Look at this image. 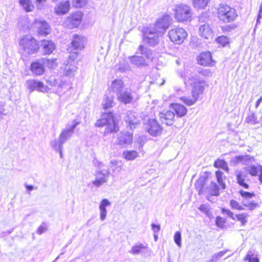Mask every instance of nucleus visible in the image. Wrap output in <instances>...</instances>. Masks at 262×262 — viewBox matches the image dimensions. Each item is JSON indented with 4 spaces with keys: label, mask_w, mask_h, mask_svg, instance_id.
<instances>
[{
    "label": "nucleus",
    "mask_w": 262,
    "mask_h": 262,
    "mask_svg": "<svg viewBox=\"0 0 262 262\" xmlns=\"http://www.w3.org/2000/svg\"><path fill=\"white\" fill-rule=\"evenodd\" d=\"M205 81L201 80L195 74H191L187 78L185 79V83L190 85L192 88V98L188 97H182L181 99L183 102L191 106L195 103L199 95L202 94L204 90Z\"/></svg>",
    "instance_id": "f257e3e1"
},
{
    "label": "nucleus",
    "mask_w": 262,
    "mask_h": 262,
    "mask_svg": "<svg viewBox=\"0 0 262 262\" xmlns=\"http://www.w3.org/2000/svg\"><path fill=\"white\" fill-rule=\"evenodd\" d=\"M95 125L98 127L105 126L103 133L104 136L109 134L117 133L119 130L118 125L115 122L112 112L103 113L101 118L96 121Z\"/></svg>",
    "instance_id": "f03ea898"
},
{
    "label": "nucleus",
    "mask_w": 262,
    "mask_h": 262,
    "mask_svg": "<svg viewBox=\"0 0 262 262\" xmlns=\"http://www.w3.org/2000/svg\"><path fill=\"white\" fill-rule=\"evenodd\" d=\"M19 45L22 53L28 55L36 53L39 49L38 41L31 35L22 37L19 41Z\"/></svg>",
    "instance_id": "7ed1b4c3"
},
{
    "label": "nucleus",
    "mask_w": 262,
    "mask_h": 262,
    "mask_svg": "<svg viewBox=\"0 0 262 262\" xmlns=\"http://www.w3.org/2000/svg\"><path fill=\"white\" fill-rule=\"evenodd\" d=\"M237 16L234 9L226 4H221L217 9V17L225 23L232 21Z\"/></svg>",
    "instance_id": "20e7f679"
},
{
    "label": "nucleus",
    "mask_w": 262,
    "mask_h": 262,
    "mask_svg": "<svg viewBox=\"0 0 262 262\" xmlns=\"http://www.w3.org/2000/svg\"><path fill=\"white\" fill-rule=\"evenodd\" d=\"M205 184L206 179L203 177L200 178L195 183V187L198 190L199 195L203 194L206 190L211 195L217 196L219 195V188L215 182H211L206 189H205Z\"/></svg>",
    "instance_id": "39448f33"
},
{
    "label": "nucleus",
    "mask_w": 262,
    "mask_h": 262,
    "mask_svg": "<svg viewBox=\"0 0 262 262\" xmlns=\"http://www.w3.org/2000/svg\"><path fill=\"white\" fill-rule=\"evenodd\" d=\"M174 17L178 21H187L191 16L190 7L186 5L180 4L175 6L174 8Z\"/></svg>",
    "instance_id": "423d86ee"
},
{
    "label": "nucleus",
    "mask_w": 262,
    "mask_h": 262,
    "mask_svg": "<svg viewBox=\"0 0 262 262\" xmlns=\"http://www.w3.org/2000/svg\"><path fill=\"white\" fill-rule=\"evenodd\" d=\"M187 36L186 31L182 28L174 27L170 29L168 32L170 40L175 44L182 43Z\"/></svg>",
    "instance_id": "0eeeda50"
},
{
    "label": "nucleus",
    "mask_w": 262,
    "mask_h": 262,
    "mask_svg": "<svg viewBox=\"0 0 262 262\" xmlns=\"http://www.w3.org/2000/svg\"><path fill=\"white\" fill-rule=\"evenodd\" d=\"M171 20V17L169 15H164L162 17L157 20L154 27L151 28L153 29L158 34L162 36L169 26Z\"/></svg>",
    "instance_id": "6e6552de"
},
{
    "label": "nucleus",
    "mask_w": 262,
    "mask_h": 262,
    "mask_svg": "<svg viewBox=\"0 0 262 262\" xmlns=\"http://www.w3.org/2000/svg\"><path fill=\"white\" fill-rule=\"evenodd\" d=\"M111 171L109 169H101L100 166L99 169L95 171V180L92 181L93 185L97 187L101 186L103 184L108 182Z\"/></svg>",
    "instance_id": "1a4fd4ad"
},
{
    "label": "nucleus",
    "mask_w": 262,
    "mask_h": 262,
    "mask_svg": "<svg viewBox=\"0 0 262 262\" xmlns=\"http://www.w3.org/2000/svg\"><path fill=\"white\" fill-rule=\"evenodd\" d=\"M161 36L150 27L145 28L143 30V40L150 46L154 47L159 42V37Z\"/></svg>",
    "instance_id": "9d476101"
},
{
    "label": "nucleus",
    "mask_w": 262,
    "mask_h": 262,
    "mask_svg": "<svg viewBox=\"0 0 262 262\" xmlns=\"http://www.w3.org/2000/svg\"><path fill=\"white\" fill-rule=\"evenodd\" d=\"M144 125L146 130L151 136H157L162 133V128L155 119H149Z\"/></svg>",
    "instance_id": "9b49d317"
},
{
    "label": "nucleus",
    "mask_w": 262,
    "mask_h": 262,
    "mask_svg": "<svg viewBox=\"0 0 262 262\" xmlns=\"http://www.w3.org/2000/svg\"><path fill=\"white\" fill-rule=\"evenodd\" d=\"M81 20L82 13L79 11L75 12L67 18L64 25L69 29L75 28L80 25Z\"/></svg>",
    "instance_id": "f8f14e48"
},
{
    "label": "nucleus",
    "mask_w": 262,
    "mask_h": 262,
    "mask_svg": "<svg viewBox=\"0 0 262 262\" xmlns=\"http://www.w3.org/2000/svg\"><path fill=\"white\" fill-rule=\"evenodd\" d=\"M30 29L37 28V32L38 35L46 36L49 34L50 32V28L48 23L44 20H35L31 27H29Z\"/></svg>",
    "instance_id": "ddd939ff"
},
{
    "label": "nucleus",
    "mask_w": 262,
    "mask_h": 262,
    "mask_svg": "<svg viewBox=\"0 0 262 262\" xmlns=\"http://www.w3.org/2000/svg\"><path fill=\"white\" fill-rule=\"evenodd\" d=\"M74 123L72 124H68L65 128L63 129L59 135V138L64 143L68 140L73 135L76 127L79 123V121L74 120Z\"/></svg>",
    "instance_id": "4468645a"
},
{
    "label": "nucleus",
    "mask_w": 262,
    "mask_h": 262,
    "mask_svg": "<svg viewBox=\"0 0 262 262\" xmlns=\"http://www.w3.org/2000/svg\"><path fill=\"white\" fill-rule=\"evenodd\" d=\"M27 88L31 92L37 91L40 92H48L49 88L47 86L44 85L43 82L35 80L34 79H30L26 81Z\"/></svg>",
    "instance_id": "2eb2a0df"
},
{
    "label": "nucleus",
    "mask_w": 262,
    "mask_h": 262,
    "mask_svg": "<svg viewBox=\"0 0 262 262\" xmlns=\"http://www.w3.org/2000/svg\"><path fill=\"white\" fill-rule=\"evenodd\" d=\"M174 114L170 111H163L159 114V117L162 123L166 125H171L174 121Z\"/></svg>",
    "instance_id": "dca6fc26"
},
{
    "label": "nucleus",
    "mask_w": 262,
    "mask_h": 262,
    "mask_svg": "<svg viewBox=\"0 0 262 262\" xmlns=\"http://www.w3.org/2000/svg\"><path fill=\"white\" fill-rule=\"evenodd\" d=\"M118 101L125 104L130 103L133 99V95L132 94L131 90L125 88L117 96Z\"/></svg>",
    "instance_id": "f3484780"
},
{
    "label": "nucleus",
    "mask_w": 262,
    "mask_h": 262,
    "mask_svg": "<svg viewBox=\"0 0 262 262\" xmlns=\"http://www.w3.org/2000/svg\"><path fill=\"white\" fill-rule=\"evenodd\" d=\"M124 120L131 129L136 128L137 125L140 124V121L137 118L135 113L131 111L126 112L124 117Z\"/></svg>",
    "instance_id": "a211bd4d"
},
{
    "label": "nucleus",
    "mask_w": 262,
    "mask_h": 262,
    "mask_svg": "<svg viewBox=\"0 0 262 262\" xmlns=\"http://www.w3.org/2000/svg\"><path fill=\"white\" fill-rule=\"evenodd\" d=\"M198 63L202 66H212L213 60L211 53L209 52H205L200 54L197 58Z\"/></svg>",
    "instance_id": "6ab92c4d"
},
{
    "label": "nucleus",
    "mask_w": 262,
    "mask_h": 262,
    "mask_svg": "<svg viewBox=\"0 0 262 262\" xmlns=\"http://www.w3.org/2000/svg\"><path fill=\"white\" fill-rule=\"evenodd\" d=\"M30 70L35 75H41L45 72V68L41 59L31 64Z\"/></svg>",
    "instance_id": "aec40b11"
},
{
    "label": "nucleus",
    "mask_w": 262,
    "mask_h": 262,
    "mask_svg": "<svg viewBox=\"0 0 262 262\" xmlns=\"http://www.w3.org/2000/svg\"><path fill=\"white\" fill-rule=\"evenodd\" d=\"M70 8V5L69 1H62L55 6L54 10L57 15H64L69 12Z\"/></svg>",
    "instance_id": "412c9836"
},
{
    "label": "nucleus",
    "mask_w": 262,
    "mask_h": 262,
    "mask_svg": "<svg viewBox=\"0 0 262 262\" xmlns=\"http://www.w3.org/2000/svg\"><path fill=\"white\" fill-rule=\"evenodd\" d=\"M246 122L248 123L255 125L256 124H262V114L260 113L255 114L253 112H250L246 118Z\"/></svg>",
    "instance_id": "4be33fe9"
},
{
    "label": "nucleus",
    "mask_w": 262,
    "mask_h": 262,
    "mask_svg": "<svg viewBox=\"0 0 262 262\" xmlns=\"http://www.w3.org/2000/svg\"><path fill=\"white\" fill-rule=\"evenodd\" d=\"M110 88L116 94L117 96L125 89L124 83L121 79H115L112 81Z\"/></svg>",
    "instance_id": "5701e85b"
},
{
    "label": "nucleus",
    "mask_w": 262,
    "mask_h": 262,
    "mask_svg": "<svg viewBox=\"0 0 262 262\" xmlns=\"http://www.w3.org/2000/svg\"><path fill=\"white\" fill-rule=\"evenodd\" d=\"M111 202L106 199H103L100 202L99 206L100 211V219L102 221L105 220L107 215L106 208L111 205Z\"/></svg>",
    "instance_id": "b1692460"
},
{
    "label": "nucleus",
    "mask_w": 262,
    "mask_h": 262,
    "mask_svg": "<svg viewBox=\"0 0 262 262\" xmlns=\"http://www.w3.org/2000/svg\"><path fill=\"white\" fill-rule=\"evenodd\" d=\"M132 141L133 135L128 132L121 133L118 138V144L122 146L131 144Z\"/></svg>",
    "instance_id": "393cba45"
},
{
    "label": "nucleus",
    "mask_w": 262,
    "mask_h": 262,
    "mask_svg": "<svg viewBox=\"0 0 262 262\" xmlns=\"http://www.w3.org/2000/svg\"><path fill=\"white\" fill-rule=\"evenodd\" d=\"M85 38L82 36L74 35L73 40L72 41V47L75 50H81L84 48Z\"/></svg>",
    "instance_id": "a878e982"
},
{
    "label": "nucleus",
    "mask_w": 262,
    "mask_h": 262,
    "mask_svg": "<svg viewBox=\"0 0 262 262\" xmlns=\"http://www.w3.org/2000/svg\"><path fill=\"white\" fill-rule=\"evenodd\" d=\"M200 33L202 37L205 39L212 38L213 32L208 24L200 25Z\"/></svg>",
    "instance_id": "bb28decb"
},
{
    "label": "nucleus",
    "mask_w": 262,
    "mask_h": 262,
    "mask_svg": "<svg viewBox=\"0 0 262 262\" xmlns=\"http://www.w3.org/2000/svg\"><path fill=\"white\" fill-rule=\"evenodd\" d=\"M130 62L136 67H142L147 65L144 57L138 55H134L129 57Z\"/></svg>",
    "instance_id": "cd10ccee"
},
{
    "label": "nucleus",
    "mask_w": 262,
    "mask_h": 262,
    "mask_svg": "<svg viewBox=\"0 0 262 262\" xmlns=\"http://www.w3.org/2000/svg\"><path fill=\"white\" fill-rule=\"evenodd\" d=\"M246 170L252 176H256L258 172V179L261 183H262V166L256 167L254 165H251L246 168Z\"/></svg>",
    "instance_id": "c85d7f7f"
},
{
    "label": "nucleus",
    "mask_w": 262,
    "mask_h": 262,
    "mask_svg": "<svg viewBox=\"0 0 262 262\" xmlns=\"http://www.w3.org/2000/svg\"><path fill=\"white\" fill-rule=\"evenodd\" d=\"M45 54H50L55 49V45L51 40H43L41 44Z\"/></svg>",
    "instance_id": "c756f323"
},
{
    "label": "nucleus",
    "mask_w": 262,
    "mask_h": 262,
    "mask_svg": "<svg viewBox=\"0 0 262 262\" xmlns=\"http://www.w3.org/2000/svg\"><path fill=\"white\" fill-rule=\"evenodd\" d=\"M171 106L178 117H182L187 114V108L183 105L179 103H172Z\"/></svg>",
    "instance_id": "7c9ffc66"
},
{
    "label": "nucleus",
    "mask_w": 262,
    "mask_h": 262,
    "mask_svg": "<svg viewBox=\"0 0 262 262\" xmlns=\"http://www.w3.org/2000/svg\"><path fill=\"white\" fill-rule=\"evenodd\" d=\"M109 166L112 170L113 174H117L122 170L121 162L117 160H111L110 162Z\"/></svg>",
    "instance_id": "2f4dec72"
},
{
    "label": "nucleus",
    "mask_w": 262,
    "mask_h": 262,
    "mask_svg": "<svg viewBox=\"0 0 262 262\" xmlns=\"http://www.w3.org/2000/svg\"><path fill=\"white\" fill-rule=\"evenodd\" d=\"M247 174L243 173L242 172H238L236 174V180L237 183L245 189H248L249 185L246 182L248 179Z\"/></svg>",
    "instance_id": "473e14b6"
},
{
    "label": "nucleus",
    "mask_w": 262,
    "mask_h": 262,
    "mask_svg": "<svg viewBox=\"0 0 262 262\" xmlns=\"http://www.w3.org/2000/svg\"><path fill=\"white\" fill-rule=\"evenodd\" d=\"M76 69L77 68L74 64L68 63L64 67L63 74L67 76L73 77L75 74Z\"/></svg>",
    "instance_id": "72a5a7b5"
},
{
    "label": "nucleus",
    "mask_w": 262,
    "mask_h": 262,
    "mask_svg": "<svg viewBox=\"0 0 262 262\" xmlns=\"http://www.w3.org/2000/svg\"><path fill=\"white\" fill-rule=\"evenodd\" d=\"M114 104L115 102L113 96L105 95L102 102L103 108L104 109L109 108L113 107Z\"/></svg>",
    "instance_id": "f704fd0d"
},
{
    "label": "nucleus",
    "mask_w": 262,
    "mask_h": 262,
    "mask_svg": "<svg viewBox=\"0 0 262 262\" xmlns=\"http://www.w3.org/2000/svg\"><path fill=\"white\" fill-rule=\"evenodd\" d=\"M254 161V158L249 155H241L235 157V162L236 163L244 162V164H247L249 162Z\"/></svg>",
    "instance_id": "c9c22d12"
},
{
    "label": "nucleus",
    "mask_w": 262,
    "mask_h": 262,
    "mask_svg": "<svg viewBox=\"0 0 262 262\" xmlns=\"http://www.w3.org/2000/svg\"><path fill=\"white\" fill-rule=\"evenodd\" d=\"M20 5L26 12H31L33 10L34 6L31 0H19Z\"/></svg>",
    "instance_id": "e433bc0d"
},
{
    "label": "nucleus",
    "mask_w": 262,
    "mask_h": 262,
    "mask_svg": "<svg viewBox=\"0 0 262 262\" xmlns=\"http://www.w3.org/2000/svg\"><path fill=\"white\" fill-rule=\"evenodd\" d=\"M138 156V153L135 150H126L123 153V157L128 161L134 160Z\"/></svg>",
    "instance_id": "4c0bfd02"
},
{
    "label": "nucleus",
    "mask_w": 262,
    "mask_h": 262,
    "mask_svg": "<svg viewBox=\"0 0 262 262\" xmlns=\"http://www.w3.org/2000/svg\"><path fill=\"white\" fill-rule=\"evenodd\" d=\"M64 143V142L59 138L58 140L55 139L52 140L50 142V145L55 151H57L60 149H63V145Z\"/></svg>",
    "instance_id": "58836bf2"
},
{
    "label": "nucleus",
    "mask_w": 262,
    "mask_h": 262,
    "mask_svg": "<svg viewBox=\"0 0 262 262\" xmlns=\"http://www.w3.org/2000/svg\"><path fill=\"white\" fill-rule=\"evenodd\" d=\"M118 70L120 72H124L131 70L129 63L124 60L120 61L118 64Z\"/></svg>",
    "instance_id": "ea45409f"
},
{
    "label": "nucleus",
    "mask_w": 262,
    "mask_h": 262,
    "mask_svg": "<svg viewBox=\"0 0 262 262\" xmlns=\"http://www.w3.org/2000/svg\"><path fill=\"white\" fill-rule=\"evenodd\" d=\"M146 247L142 244H139L133 246L130 251V253L133 254H138L142 252V250L146 249Z\"/></svg>",
    "instance_id": "a19ab883"
},
{
    "label": "nucleus",
    "mask_w": 262,
    "mask_h": 262,
    "mask_svg": "<svg viewBox=\"0 0 262 262\" xmlns=\"http://www.w3.org/2000/svg\"><path fill=\"white\" fill-rule=\"evenodd\" d=\"M138 51L139 52V53L144 56L145 58H150L151 52L149 49L144 47L143 45H140L138 47Z\"/></svg>",
    "instance_id": "79ce46f5"
},
{
    "label": "nucleus",
    "mask_w": 262,
    "mask_h": 262,
    "mask_svg": "<svg viewBox=\"0 0 262 262\" xmlns=\"http://www.w3.org/2000/svg\"><path fill=\"white\" fill-rule=\"evenodd\" d=\"M209 0H193L192 3L195 8H204L209 3Z\"/></svg>",
    "instance_id": "37998d69"
},
{
    "label": "nucleus",
    "mask_w": 262,
    "mask_h": 262,
    "mask_svg": "<svg viewBox=\"0 0 262 262\" xmlns=\"http://www.w3.org/2000/svg\"><path fill=\"white\" fill-rule=\"evenodd\" d=\"M56 59L41 58V61L44 66H47L49 68L53 69L56 66Z\"/></svg>",
    "instance_id": "c03bdc74"
},
{
    "label": "nucleus",
    "mask_w": 262,
    "mask_h": 262,
    "mask_svg": "<svg viewBox=\"0 0 262 262\" xmlns=\"http://www.w3.org/2000/svg\"><path fill=\"white\" fill-rule=\"evenodd\" d=\"M214 166L217 168H221L225 170L228 171V165L224 160L218 159L214 163Z\"/></svg>",
    "instance_id": "a18cd8bd"
},
{
    "label": "nucleus",
    "mask_w": 262,
    "mask_h": 262,
    "mask_svg": "<svg viewBox=\"0 0 262 262\" xmlns=\"http://www.w3.org/2000/svg\"><path fill=\"white\" fill-rule=\"evenodd\" d=\"M249 216V215L247 213H243L236 214L235 216V218L237 219L238 221H239L241 223L242 225L244 226L247 223V217Z\"/></svg>",
    "instance_id": "49530a36"
},
{
    "label": "nucleus",
    "mask_w": 262,
    "mask_h": 262,
    "mask_svg": "<svg viewBox=\"0 0 262 262\" xmlns=\"http://www.w3.org/2000/svg\"><path fill=\"white\" fill-rule=\"evenodd\" d=\"M247 260L249 262H259L258 258L254 256L252 251H248L246 257L244 258V261Z\"/></svg>",
    "instance_id": "de8ad7c7"
},
{
    "label": "nucleus",
    "mask_w": 262,
    "mask_h": 262,
    "mask_svg": "<svg viewBox=\"0 0 262 262\" xmlns=\"http://www.w3.org/2000/svg\"><path fill=\"white\" fill-rule=\"evenodd\" d=\"M230 206L233 209H236L238 210H243L244 208L237 201L232 200L230 201Z\"/></svg>",
    "instance_id": "09e8293b"
},
{
    "label": "nucleus",
    "mask_w": 262,
    "mask_h": 262,
    "mask_svg": "<svg viewBox=\"0 0 262 262\" xmlns=\"http://www.w3.org/2000/svg\"><path fill=\"white\" fill-rule=\"evenodd\" d=\"M223 172L221 171H217L215 172L216 177L217 179V182L221 185L223 189H225L226 187L225 184L223 182V180L222 179Z\"/></svg>",
    "instance_id": "8fccbe9b"
},
{
    "label": "nucleus",
    "mask_w": 262,
    "mask_h": 262,
    "mask_svg": "<svg viewBox=\"0 0 262 262\" xmlns=\"http://www.w3.org/2000/svg\"><path fill=\"white\" fill-rule=\"evenodd\" d=\"M216 41L223 46H225L229 42V39L225 36H221L217 38Z\"/></svg>",
    "instance_id": "3c124183"
},
{
    "label": "nucleus",
    "mask_w": 262,
    "mask_h": 262,
    "mask_svg": "<svg viewBox=\"0 0 262 262\" xmlns=\"http://www.w3.org/2000/svg\"><path fill=\"white\" fill-rule=\"evenodd\" d=\"M174 241L175 243L179 247H181V234L179 231H177L174 235Z\"/></svg>",
    "instance_id": "603ef678"
},
{
    "label": "nucleus",
    "mask_w": 262,
    "mask_h": 262,
    "mask_svg": "<svg viewBox=\"0 0 262 262\" xmlns=\"http://www.w3.org/2000/svg\"><path fill=\"white\" fill-rule=\"evenodd\" d=\"M225 222H226V220L224 219V218H223L220 216H217L216 217V221H215V224H216V225L218 227L223 228L224 226V224L225 223Z\"/></svg>",
    "instance_id": "864d4df0"
},
{
    "label": "nucleus",
    "mask_w": 262,
    "mask_h": 262,
    "mask_svg": "<svg viewBox=\"0 0 262 262\" xmlns=\"http://www.w3.org/2000/svg\"><path fill=\"white\" fill-rule=\"evenodd\" d=\"M239 193L244 199H248L255 196V194L254 193H251L248 191H245L244 190H240Z\"/></svg>",
    "instance_id": "5fc2aeb1"
},
{
    "label": "nucleus",
    "mask_w": 262,
    "mask_h": 262,
    "mask_svg": "<svg viewBox=\"0 0 262 262\" xmlns=\"http://www.w3.org/2000/svg\"><path fill=\"white\" fill-rule=\"evenodd\" d=\"M227 250L220 251L217 253H215L212 256V258L215 261L219 260L221 257H222L227 252Z\"/></svg>",
    "instance_id": "6e6d98bb"
},
{
    "label": "nucleus",
    "mask_w": 262,
    "mask_h": 262,
    "mask_svg": "<svg viewBox=\"0 0 262 262\" xmlns=\"http://www.w3.org/2000/svg\"><path fill=\"white\" fill-rule=\"evenodd\" d=\"M199 209L201 210L202 212H204L206 214V215L209 216V211L210 208L209 205L207 204H203L201 205L199 207Z\"/></svg>",
    "instance_id": "4d7b16f0"
},
{
    "label": "nucleus",
    "mask_w": 262,
    "mask_h": 262,
    "mask_svg": "<svg viewBox=\"0 0 262 262\" xmlns=\"http://www.w3.org/2000/svg\"><path fill=\"white\" fill-rule=\"evenodd\" d=\"M222 212L223 213L226 214L229 217L231 218L232 220H235L234 213L230 210L225 208H222Z\"/></svg>",
    "instance_id": "13d9d810"
},
{
    "label": "nucleus",
    "mask_w": 262,
    "mask_h": 262,
    "mask_svg": "<svg viewBox=\"0 0 262 262\" xmlns=\"http://www.w3.org/2000/svg\"><path fill=\"white\" fill-rule=\"evenodd\" d=\"M258 207L259 206L257 203H255L253 201H251L248 205H247L246 207L248 208L249 210L252 211Z\"/></svg>",
    "instance_id": "bf43d9fd"
},
{
    "label": "nucleus",
    "mask_w": 262,
    "mask_h": 262,
    "mask_svg": "<svg viewBox=\"0 0 262 262\" xmlns=\"http://www.w3.org/2000/svg\"><path fill=\"white\" fill-rule=\"evenodd\" d=\"M8 114V112H6L4 108V104H0V120L3 119L4 116H7Z\"/></svg>",
    "instance_id": "052dcab7"
},
{
    "label": "nucleus",
    "mask_w": 262,
    "mask_h": 262,
    "mask_svg": "<svg viewBox=\"0 0 262 262\" xmlns=\"http://www.w3.org/2000/svg\"><path fill=\"white\" fill-rule=\"evenodd\" d=\"M151 228L155 233L159 232L160 230V226L155 224H151Z\"/></svg>",
    "instance_id": "680f3d73"
},
{
    "label": "nucleus",
    "mask_w": 262,
    "mask_h": 262,
    "mask_svg": "<svg viewBox=\"0 0 262 262\" xmlns=\"http://www.w3.org/2000/svg\"><path fill=\"white\" fill-rule=\"evenodd\" d=\"M200 73L204 76H210L211 75V73L210 71L208 69L203 70L202 71H200Z\"/></svg>",
    "instance_id": "e2e57ef3"
},
{
    "label": "nucleus",
    "mask_w": 262,
    "mask_h": 262,
    "mask_svg": "<svg viewBox=\"0 0 262 262\" xmlns=\"http://www.w3.org/2000/svg\"><path fill=\"white\" fill-rule=\"evenodd\" d=\"M46 230V228L45 227H43L42 226H39V227L38 228V229L37 230V233L38 234H41L42 233H43Z\"/></svg>",
    "instance_id": "0e129e2a"
},
{
    "label": "nucleus",
    "mask_w": 262,
    "mask_h": 262,
    "mask_svg": "<svg viewBox=\"0 0 262 262\" xmlns=\"http://www.w3.org/2000/svg\"><path fill=\"white\" fill-rule=\"evenodd\" d=\"M26 188V189H27V192L29 194L30 193V192L32 190H33L34 189H35V188L32 185H28V184H25V185Z\"/></svg>",
    "instance_id": "69168bd1"
},
{
    "label": "nucleus",
    "mask_w": 262,
    "mask_h": 262,
    "mask_svg": "<svg viewBox=\"0 0 262 262\" xmlns=\"http://www.w3.org/2000/svg\"><path fill=\"white\" fill-rule=\"evenodd\" d=\"M84 5L82 0H76V6L77 7H81Z\"/></svg>",
    "instance_id": "338daca9"
},
{
    "label": "nucleus",
    "mask_w": 262,
    "mask_h": 262,
    "mask_svg": "<svg viewBox=\"0 0 262 262\" xmlns=\"http://www.w3.org/2000/svg\"><path fill=\"white\" fill-rule=\"evenodd\" d=\"M262 102V96H261L256 101V104H255V107L256 108H257L260 103Z\"/></svg>",
    "instance_id": "774afa93"
}]
</instances>
